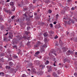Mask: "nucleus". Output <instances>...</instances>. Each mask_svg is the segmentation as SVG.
<instances>
[{
    "instance_id": "f257e3e1",
    "label": "nucleus",
    "mask_w": 77,
    "mask_h": 77,
    "mask_svg": "<svg viewBox=\"0 0 77 77\" xmlns=\"http://www.w3.org/2000/svg\"><path fill=\"white\" fill-rule=\"evenodd\" d=\"M73 53V51H72L69 50L66 53V54L69 56V55H70L71 53Z\"/></svg>"
},
{
    "instance_id": "f03ea898",
    "label": "nucleus",
    "mask_w": 77,
    "mask_h": 77,
    "mask_svg": "<svg viewBox=\"0 0 77 77\" xmlns=\"http://www.w3.org/2000/svg\"><path fill=\"white\" fill-rule=\"evenodd\" d=\"M18 43V41L17 40V39L14 38V41H13V45H15Z\"/></svg>"
},
{
    "instance_id": "7ed1b4c3",
    "label": "nucleus",
    "mask_w": 77,
    "mask_h": 77,
    "mask_svg": "<svg viewBox=\"0 0 77 77\" xmlns=\"http://www.w3.org/2000/svg\"><path fill=\"white\" fill-rule=\"evenodd\" d=\"M47 68H48V72H50V71H51V70H52V67H51V66H47Z\"/></svg>"
},
{
    "instance_id": "20e7f679",
    "label": "nucleus",
    "mask_w": 77,
    "mask_h": 77,
    "mask_svg": "<svg viewBox=\"0 0 77 77\" xmlns=\"http://www.w3.org/2000/svg\"><path fill=\"white\" fill-rule=\"evenodd\" d=\"M31 72L32 74H36V70H35V69L34 68H32L31 69Z\"/></svg>"
},
{
    "instance_id": "39448f33",
    "label": "nucleus",
    "mask_w": 77,
    "mask_h": 77,
    "mask_svg": "<svg viewBox=\"0 0 77 77\" xmlns=\"http://www.w3.org/2000/svg\"><path fill=\"white\" fill-rule=\"evenodd\" d=\"M12 33H10L9 34V39H12L13 38V37H14V36H13V35H12Z\"/></svg>"
},
{
    "instance_id": "423d86ee",
    "label": "nucleus",
    "mask_w": 77,
    "mask_h": 77,
    "mask_svg": "<svg viewBox=\"0 0 77 77\" xmlns=\"http://www.w3.org/2000/svg\"><path fill=\"white\" fill-rule=\"evenodd\" d=\"M40 51L41 53L42 52V51H44L45 49H44V48L43 47V46H41L40 47Z\"/></svg>"
},
{
    "instance_id": "0eeeda50",
    "label": "nucleus",
    "mask_w": 77,
    "mask_h": 77,
    "mask_svg": "<svg viewBox=\"0 0 77 77\" xmlns=\"http://www.w3.org/2000/svg\"><path fill=\"white\" fill-rule=\"evenodd\" d=\"M4 36V40L5 41H8V38H7V35H4V34L3 35Z\"/></svg>"
},
{
    "instance_id": "6e6552de",
    "label": "nucleus",
    "mask_w": 77,
    "mask_h": 77,
    "mask_svg": "<svg viewBox=\"0 0 77 77\" xmlns=\"http://www.w3.org/2000/svg\"><path fill=\"white\" fill-rule=\"evenodd\" d=\"M30 33V32H28L27 31H26L25 32V35H26V36H28V34Z\"/></svg>"
},
{
    "instance_id": "1a4fd4ad",
    "label": "nucleus",
    "mask_w": 77,
    "mask_h": 77,
    "mask_svg": "<svg viewBox=\"0 0 77 77\" xmlns=\"http://www.w3.org/2000/svg\"><path fill=\"white\" fill-rule=\"evenodd\" d=\"M53 75H52L53 76H54V77H59L57 75V74L55 72H53V73H52Z\"/></svg>"
},
{
    "instance_id": "9d476101",
    "label": "nucleus",
    "mask_w": 77,
    "mask_h": 77,
    "mask_svg": "<svg viewBox=\"0 0 77 77\" xmlns=\"http://www.w3.org/2000/svg\"><path fill=\"white\" fill-rule=\"evenodd\" d=\"M23 38H24L25 39H27V40H30V37H27V36H24L23 37Z\"/></svg>"
},
{
    "instance_id": "9b49d317",
    "label": "nucleus",
    "mask_w": 77,
    "mask_h": 77,
    "mask_svg": "<svg viewBox=\"0 0 77 77\" xmlns=\"http://www.w3.org/2000/svg\"><path fill=\"white\" fill-rule=\"evenodd\" d=\"M9 65L12 67L14 65V63L12 62H10L9 63Z\"/></svg>"
},
{
    "instance_id": "f8f14e48",
    "label": "nucleus",
    "mask_w": 77,
    "mask_h": 77,
    "mask_svg": "<svg viewBox=\"0 0 77 77\" xmlns=\"http://www.w3.org/2000/svg\"><path fill=\"white\" fill-rule=\"evenodd\" d=\"M10 5L11 6H14L15 3L13 2H11L10 3Z\"/></svg>"
},
{
    "instance_id": "ddd939ff",
    "label": "nucleus",
    "mask_w": 77,
    "mask_h": 77,
    "mask_svg": "<svg viewBox=\"0 0 77 77\" xmlns=\"http://www.w3.org/2000/svg\"><path fill=\"white\" fill-rule=\"evenodd\" d=\"M15 69L14 68H11L10 69V72L11 73H13L14 72V71Z\"/></svg>"
},
{
    "instance_id": "4468645a",
    "label": "nucleus",
    "mask_w": 77,
    "mask_h": 77,
    "mask_svg": "<svg viewBox=\"0 0 77 77\" xmlns=\"http://www.w3.org/2000/svg\"><path fill=\"white\" fill-rule=\"evenodd\" d=\"M35 63H36L38 65V64H39L40 63V61L39 60H35Z\"/></svg>"
},
{
    "instance_id": "2eb2a0df",
    "label": "nucleus",
    "mask_w": 77,
    "mask_h": 77,
    "mask_svg": "<svg viewBox=\"0 0 77 77\" xmlns=\"http://www.w3.org/2000/svg\"><path fill=\"white\" fill-rule=\"evenodd\" d=\"M39 51H38L36 52L35 53V54L34 55V56L36 57L38 55V54H39Z\"/></svg>"
},
{
    "instance_id": "dca6fc26",
    "label": "nucleus",
    "mask_w": 77,
    "mask_h": 77,
    "mask_svg": "<svg viewBox=\"0 0 77 77\" xmlns=\"http://www.w3.org/2000/svg\"><path fill=\"white\" fill-rule=\"evenodd\" d=\"M27 12H26L24 14H23L24 16H25L26 19L27 17Z\"/></svg>"
},
{
    "instance_id": "f3484780",
    "label": "nucleus",
    "mask_w": 77,
    "mask_h": 77,
    "mask_svg": "<svg viewBox=\"0 0 77 77\" xmlns=\"http://www.w3.org/2000/svg\"><path fill=\"white\" fill-rule=\"evenodd\" d=\"M40 67L42 69H43V68H45V65H40Z\"/></svg>"
},
{
    "instance_id": "a211bd4d",
    "label": "nucleus",
    "mask_w": 77,
    "mask_h": 77,
    "mask_svg": "<svg viewBox=\"0 0 77 77\" xmlns=\"http://www.w3.org/2000/svg\"><path fill=\"white\" fill-rule=\"evenodd\" d=\"M44 41L45 43H47V42H48L49 41L48 40L47 38H45Z\"/></svg>"
},
{
    "instance_id": "6ab92c4d",
    "label": "nucleus",
    "mask_w": 77,
    "mask_h": 77,
    "mask_svg": "<svg viewBox=\"0 0 77 77\" xmlns=\"http://www.w3.org/2000/svg\"><path fill=\"white\" fill-rule=\"evenodd\" d=\"M11 68V66H6V68L7 69H10Z\"/></svg>"
},
{
    "instance_id": "aec40b11",
    "label": "nucleus",
    "mask_w": 77,
    "mask_h": 77,
    "mask_svg": "<svg viewBox=\"0 0 77 77\" xmlns=\"http://www.w3.org/2000/svg\"><path fill=\"white\" fill-rule=\"evenodd\" d=\"M6 12H7V13H9L10 14H12V12H11V11H10V10H7L6 11Z\"/></svg>"
},
{
    "instance_id": "412c9836",
    "label": "nucleus",
    "mask_w": 77,
    "mask_h": 77,
    "mask_svg": "<svg viewBox=\"0 0 77 77\" xmlns=\"http://www.w3.org/2000/svg\"><path fill=\"white\" fill-rule=\"evenodd\" d=\"M69 22V23L70 24V23L71 22L70 21H71V23H74V21L73 20H70L69 21H68Z\"/></svg>"
},
{
    "instance_id": "4be33fe9",
    "label": "nucleus",
    "mask_w": 77,
    "mask_h": 77,
    "mask_svg": "<svg viewBox=\"0 0 77 77\" xmlns=\"http://www.w3.org/2000/svg\"><path fill=\"white\" fill-rule=\"evenodd\" d=\"M66 61L67 62V61H68V59L67 58H65L63 60V62L64 63H65Z\"/></svg>"
},
{
    "instance_id": "5701e85b",
    "label": "nucleus",
    "mask_w": 77,
    "mask_h": 77,
    "mask_svg": "<svg viewBox=\"0 0 77 77\" xmlns=\"http://www.w3.org/2000/svg\"><path fill=\"white\" fill-rule=\"evenodd\" d=\"M5 31H6L7 32L6 34H4V36H7V35H8V30L6 29Z\"/></svg>"
},
{
    "instance_id": "b1692460",
    "label": "nucleus",
    "mask_w": 77,
    "mask_h": 77,
    "mask_svg": "<svg viewBox=\"0 0 77 77\" xmlns=\"http://www.w3.org/2000/svg\"><path fill=\"white\" fill-rule=\"evenodd\" d=\"M15 7L13 6L12 8L11 11H15Z\"/></svg>"
},
{
    "instance_id": "393cba45",
    "label": "nucleus",
    "mask_w": 77,
    "mask_h": 77,
    "mask_svg": "<svg viewBox=\"0 0 77 77\" xmlns=\"http://www.w3.org/2000/svg\"><path fill=\"white\" fill-rule=\"evenodd\" d=\"M49 63V61L48 60H46L45 61V65H48Z\"/></svg>"
},
{
    "instance_id": "a878e982",
    "label": "nucleus",
    "mask_w": 77,
    "mask_h": 77,
    "mask_svg": "<svg viewBox=\"0 0 77 77\" xmlns=\"http://www.w3.org/2000/svg\"><path fill=\"white\" fill-rule=\"evenodd\" d=\"M44 36L46 37V36H48V34H47V32H45L44 34Z\"/></svg>"
},
{
    "instance_id": "bb28decb",
    "label": "nucleus",
    "mask_w": 77,
    "mask_h": 77,
    "mask_svg": "<svg viewBox=\"0 0 77 77\" xmlns=\"http://www.w3.org/2000/svg\"><path fill=\"white\" fill-rule=\"evenodd\" d=\"M1 29L2 30H3L5 29V26H2L1 27Z\"/></svg>"
},
{
    "instance_id": "cd10ccee",
    "label": "nucleus",
    "mask_w": 77,
    "mask_h": 77,
    "mask_svg": "<svg viewBox=\"0 0 77 77\" xmlns=\"http://www.w3.org/2000/svg\"><path fill=\"white\" fill-rule=\"evenodd\" d=\"M63 51H66V48H62Z\"/></svg>"
},
{
    "instance_id": "c85d7f7f",
    "label": "nucleus",
    "mask_w": 77,
    "mask_h": 77,
    "mask_svg": "<svg viewBox=\"0 0 77 77\" xmlns=\"http://www.w3.org/2000/svg\"><path fill=\"white\" fill-rule=\"evenodd\" d=\"M4 60L3 59V58H2L0 59V62H3Z\"/></svg>"
},
{
    "instance_id": "c756f323",
    "label": "nucleus",
    "mask_w": 77,
    "mask_h": 77,
    "mask_svg": "<svg viewBox=\"0 0 77 77\" xmlns=\"http://www.w3.org/2000/svg\"><path fill=\"white\" fill-rule=\"evenodd\" d=\"M48 33H50V34H53L54 32L52 31H51L50 32H48Z\"/></svg>"
},
{
    "instance_id": "7c9ffc66",
    "label": "nucleus",
    "mask_w": 77,
    "mask_h": 77,
    "mask_svg": "<svg viewBox=\"0 0 77 77\" xmlns=\"http://www.w3.org/2000/svg\"><path fill=\"white\" fill-rule=\"evenodd\" d=\"M58 72V74H60L62 72V71L60 70H59L57 71Z\"/></svg>"
},
{
    "instance_id": "2f4dec72",
    "label": "nucleus",
    "mask_w": 77,
    "mask_h": 77,
    "mask_svg": "<svg viewBox=\"0 0 77 77\" xmlns=\"http://www.w3.org/2000/svg\"><path fill=\"white\" fill-rule=\"evenodd\" d=\"M50 52L51 53H55V51H54V50H52L50 51Z\"/></svg>"
},
{
    "instance_id": "473e14b6",
    "label": "nucleus",
    "mask_w": 77,
    "mask_h": 77,
    "mask_svg": "<svg viewBox=\"0 0 77 77\" xmlns=\"http://www.w3.org/2000/svg\"><path fill=\"white\" fill-rule=\"evenodd\" d=\"M73 41H74L75 42H77V38H73Z\"/></svg>"
},
{
    "instance_id": "72a5a7b5",
    "label": "nucleus",
    "mask_w": 77,
    "mask_h": 77,
    "mask_svg": "<svg viewBox=\"0 0 77 77\" xmlns=\"http://www.w3.org/2000/svg\"><path fill=\"white\" fill-rule=\"evenodd\" d=\"M5 56V54L1 53L0 54V57H1V56Z\"/></svg>"
},
{
    "instance_id": "f704fd0d",
    "label": "nucleus",
    "mask_w": 77,
    "mask_h": 77,
    "mask_svg": "<svg viewBox=\"0 0 77 77\" xmlns=\"http://www.w3.org/2000/svg\"><path fill=\"white\" fill-rule=\"evenodd\" d=\"M0 20L1 21H3V18H2V16L1 15H0Z\"/></svg>"
},
{
    "instance_id": "c9c22d12",
    "label": "nucleus",
    "mask_w": 77,
    "mask_h": 77,
    "mask_svg": "<svg viewBox=\"0 0 77 77\" xmlns=\"http://www.w3.org/2000/svg\"><path fill=\"white\" fill-rule=\"evenodd\" d=\"M43 46L44 48L47 47V46L46 45V43H45V44Z\"/></svg>"
},
{
    "instance_id": "e433bc0d",
    "label": "nucleus",
    "mask_w": 77,
    "mask_h": 77,
    "mask_svg": "<svg viewBox=\"0 0 77 77\" xmlns=\"http://www.w3.org/2000/svg\"><path fill=\"white\" fill-rule=\"evenodd\" d=\"M39 74L40 75H41L43 74V72L42 71H40V72H39Z\"/></svg>"
},
{
    "instance_id": "4c0bfd02",
    "label": "nucleus",
    "mask_w": 77,
    "mask_h": 77,
    "mask_svg": "<svg viewBox=\"0 0 77 77\" xmlns=\"http://www.w3.org/2000/svg\"><path fill=\"white\" fill-rule=\"evenodd\" d=\"M23 11H24V12H26L27 10V8H24L23 9Z\"/></svg>"
},
{
    "instance_id": "58836bf2",
    "label": "nucleus",
    "mask_w": 77,
    "mask_h": 77,
    "mask_svg": "<svg viewBox=\"0 0 77 77\" xmlns=\"http://www.w3.org/2000/svg\"><path fill=\"white\" fill-rule=\"evenodd\" d=\"M40 24H41V25H42V26H43V25H44V24H45L44 23V22H41L40 23Z\"/></svg>"
},
{
    "instance_id": "ea45409f",
    "label": "nucleus",
    "mask_w": 77,
    "mask_h": 77,
    "mask_svg": "<svg viewBox=\"0 0 77 77\" xmlns=\"http://www.w3.org/2000/svg\"><path fill=\"white\" fill-rule=\"evenodd\" d=\"M13 57H14V58L15 59H17V58H18V57H17V55H14L13 56Z\"/></svg>"
},
{
    "instance_id": "a19ab883",
    "label": "nucleus",
    "mask_w": 77,
    "mask_h": 77,
    "mask_svg": "<svg viewBox=\"0 0 77 77\" xmlns=\"http://www.w3.org/2000/svg\"><path fill=\"white\" fill-rule=\"evenodd\" d=\"M75 56L76 57H77V52H75Z\"/></svg>"
},
{
    "instance_id": "79ce46f5",
    "label": "nucleus",
    "mask_w": 77,
    "mask_h": 77,
    "mask_svg": "<svg viewBox=\"0 0 77 77\" xmlns=\"http://www.w3.org/2000/svg\"><path fill=\"white\" fill-rule=\"evenodd\" d=\"M13 48H15L16 49H17V46L16 45H14L13 46Z\"/></svg>"
},
{
    "instance_id": "37998d69",
    "label": "nucleus",
    "mask_w": 77,
    "mask_h": 77,
    "mask_svg": "<svg viewBox=\"0 0 77 77\" xmlns=\"http://www.w3.org/2000/svg\"><path fill=\"white\" fill-rule=\"evenodd\" d=\"M65 67L66 68H69V64H67V65L65 66Z\"/></svg>"
},
{
    "instance_id": "c03bdc74",
    "label": "nucleus",
    "mask_w": 77,
    "mask_h": 77,
    "mask_svg": "<svg viewBox=\"0 0 77 77\" xmlns=\"http://www.w3.org/2000/svg\"><path fill=\"white\" fill-rule=\"evenodd\" d=\"M41 42L38 41V43H37V45H41Z\"/></svg>"
},
{
    "instance_id": "a18cd8bd",
    "label": "nucleus",
    "mask_w": 77,
    "mask_h": 77,
    "mask_svg": "<svg viewBox=\"0 0 77 77\" xmlns=\"http://www.w3.org/2000/svg\"><path fill=\"white\" fill-rule=\"evenodd\" d=\"M48 12L49 13V14H51V13L52 12V11L51 10H48Z\"/></svg>"
},
{
    "instance_id": "49530a36",
    "label": "nucleus",
    "mask_w": 77,
    "mask_h": 77,
    "mask_svg": "<svg viewBox=\"0 0 77 77\" xmlns=\"http://www.w3.org/2000/svg\"><path fill=\"white\" fill-rule=\"evenodd\" d=\"M22 77H26V75H25V74H23L22 75Z\"/></svg>"
},
{
    "instance_id": "de8ad7c7",
    "label": "nucleus",
    "mask_w": 77,
    "mask_h": 77,
    "mask_svg": "<svg viewBox=\"0 0 77 77\" xmlns=\"http://www.w3.org/2000/svg\"><path fill=\"white\" fill-rule=\"evenodd\" d=\"M30 44V42H29V41L27 43V45H29Z\"/></svg>"
},
{
    "instance_id": "09e8293b",
    "label": "nucleus",
    "mask_w": 77,
    "mask_h": 77,
    "mask_svg": "<svg viewBox=\"0 0 77 77\" xmlns=\"http://www.w3.org/2000/svg\"><path fill=\"white\" fill-rule=\"evenodd\" d=\"M27 30H29V29H30V26H27L26 28Z\"/></svg>"
},
{
    "instance_id": "8fccbe9b",
    "label": "nucleus",
    "mask_w": 77,
    "mask_h": 77,
    "mask_svg": "<svg viewBox=\"0 0 77 77\" xmlns=\"http://www.w3.org/2000/svg\"><path fill=\"white\" fill-rule=\"evenodd\" d=\"M36 1V0H33V3H35Z\"/></svg>"
},
{
    "instance_id": "3c124183",
    "label": "nucleus",
    "mask_w": 77,
    "mask_h": 77,
    "mask_svg": "<svg viewBox=\"0 0 77 77\" xmlns=\"http://www.w3.org/2000/svg\"><path fill=\"white\" fill-rule=\"evenodd\" d=\"M15 16H12L11 17V18L12 19H14V18H15Z\"/></svg>"
},
{
    "instance_id": "603ef678",
    "label": "nucleus",
    "mask_w": 77,
    "mask_h": 77,
    "mask_svg": "<svg viewBox=\"0 0 77 77\" xmlns=\"http://www.w3.org/2000/svg\"><path fill=\"white\" fill-rule=\"evenodd\" d=\"M71 10H72V11H73V10H74V9H75V8L74 7L72 8H71Z\"/></svg>"
},
{
    "instance_id": "864d4df0",
    "label": "nucleus",
    "mask_w": 77,
    "mask_h": 77,
    "mask_svg": "<svg viewBox=\"0 0 77 77\" xmlns=\"http://www.w3.org/2000/svg\"><path fill=\"white\" fill-rule=\"evenodd\" d=\"M46 2V3H50V2L49 1V0H47Z\"/></svg>"
},
{
    "instance_id": "5fc2aeb1",
    "label": "nucleus",
    "mask_w": 77,
    "mask_h": 77,
    "mask_svg": "<svg viewBox=\"0 0 77 77\" xmlns=\"http://www.w3.org/2000/svg\"><path fill=\"white\" fill-rule=\"evenodd\" d=\"M50 27H53V24H50Z\"/></svg>"
},
{
    "instance_id": "6e6d98bb",
    "label": "nucleus",
    "mask_w": 77,
    "mask_h": 77,
    "mask_svg": "<svg viewBox=\"0 0 77 77\" xmlns=\"http://www.w3.org/2000/svg\"><path fill=\"white\" fill-rule=\"evenodd\" d=\"M8 45H7L6 46H4V47H5V48H7V47H8Z\"/></svg>"
},
{
    "instance_id": "4d7b16f0",
    "label": "nucleus",
    "mask_w": 77,
    "mask_h": 77,
    "mask_svg": "<svg viewBox=\"0 0 77 77\" xmlns=\"http://www.w3.org/2000/svg\"><path fill=\"white\" fill-rule=\"evenodd\" d=\"M56 23H57V22L56 21H55L54 22V24H56Z\"/></svg>"
},
{
    "instance_id": "13d9d810",
    "label": "nucleus",
    "mask_w": 77,
    "mask_h": 77,
    "mask_svg": "<svg viewBox=\"0 0 77 77\" xmlns=\"http://www.w3.org/2000/svg\"><path fill=\"white\" fill-rule=\"evenodd\" d=\"M74 75H75V76H76V75H77V74L76 73H75L74 74Z\"/></svg>"
},
{
    "instance_id": "bf43d9fd",
    "label": "nucleus",
    "mask_w": 77,
    "mask_h": 77,
    "mask_svg": "<svg viewBox=\"0 0 77 77\" xmlns=\"http://www.w3.org/2000/svg\"><path fill=\"white\" fill-rule=\"evenodd\" d=\"M73 38H70V40L71 41H73V40H74V39H73Z\"/></svg>"
},
{
    "instance_id": "052dcab7",
    "label": "nucleus",
    "mask_w": 77,
    "mask_h": 77,
    "mask_svg": "<svg viewBox=\"0 0 77 77\" xmlns=\"http://www.w3.org/2000/svg\"><path fill=\"white\" fill-rule=\"evenodd\" d=\"M39 45H35V47H36L37 48H38V46Z\"/></svg>"
},
{
    "instance_id": "680f3d73",
    "label": "nucleus",
    "mask_w": 77,
    "mask_h": 77,
    "mask_svg": "<svg viewBox=\"0 0 77 77\" xmlns=\"http://www.w3.org/2000/svg\"><path fill=\"white\" fill-rule=\"evenodd\" d=\"M58 38V37L57 36H56L54 37V38L55 39H57Z\"/></svg>"
},
{
    "instance_id": "e2e57ef3",
    "label": "nucleus",
    "mask_w": 77,
    "mask_h": 77,
    "mask_svg": "<svg viewBox=\"0 0 77 77\" xmlns=\"http://www.w3.org/2000/svg\"><path fill=\"white\" fill-rule=\"evenodd\" d=\"M27 70L28 71H29V72H30V71L31 70H30V69H28Z\"/></svg>"
},
{
    "instance_id": "0e129e2a",
    "label": "nucleus",
    "mask_w": 77,
    "mask_h": 77,
    "mask_svg": "<svg viewBox=\"0 0 77 77\" xmlns=\"http://www.w3.org/2000/svg\"><path fill=\"white\" fill-rule=\"evenodd\" d=\"M2 76H4V75H5L4 73L2 72Z\"/></svg>"
},
{
    "instance_id": "69168bd1",
    "label": "nucleus",
    "mask_w": 77,
    "mask_h": 77,
    "mask_svg": "<svg viewBox=\"0 0 77 77\" xmlns=\"http://www.w3.org/2000/svg\"><path fill=\"white\" fill-rule=\"evenodd\" d=\"M54 55H55V56H57V54H56V53H55V52H54Z\"/></svg>"
},
{
    "instance_id": "338daca9",
    "label": "nucleus",
    "mask_w": 77,
    "mask_h": 77,
    "mask_svg": "<svg viewBox=\"0 0 77 77\" xmlns=\"http://www.w3.org/2000/svg\"><path fill=\"white\" fill-rule=\"evenodd\" d=\"M67 2H69H69H71V0H68Z\"/></svg>"
},
{
    "instance_id": "774afa93",
    "label": "nucleus",
    "mask_w": 77,
    "mask_h": 77,
    "mask_svg": "<svg viewBox=\"0 0 77 77\" xmlns=\"http://www.w3.org/2000/svg\"><path fill=\"white\" fill-rule=\"evenodd\" d=\"M2 68V65H1V66H0V68Z\"/></svg>"
}]
</instances>
